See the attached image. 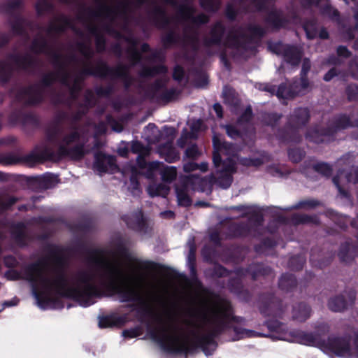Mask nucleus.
Returning a JSON list of instances; mask_svg holds the SVG:
<instances>
[{
    "instance_id": "nucleus-1",
    "label": "nucleus",
    "mask_w": 358,
    "mask_h": 358,
    "mask_svg": "<svg viewBox=\"0 0 358 358\" xmlns=\"http://www.w3.org/2000/svg\"><path fill=\"white\" fill-rule=\"evenodd\" d=\"M10 24L14 34L25 38H29V31L34 32L36 29L37 35L32 42L31 51L44 53L54 66V71L45 75L41 83L18 92L17 99L26 105H34L41 101L46 89L57 82L68 91L69 100L66 101L71 104L77 98L87 76L122 78L128 87L130 68L141 59V55L135 43L131 44L127 50V57L131 64H118L115 67H109L101 59L92 62L94 52L90 43L78 45L80 57L72 52H64L59 48L56 39L66 29L72 26V22L64 15H55L47 28L36 26L18 15L10 22Z\"/></svg>"
},
{
    "instance_id": "nucleus-2",
    "label": "nucleus",
    "mask_w": 358,
    "mask_h": 358,
    "mask_svg": "<svg viewBox=\"0 0 358 358\" xmlns=\"http://www.w3.org/2000/svg\"><path fill=\"white\" fill-rule=\"evenodd\" d=\"M88 263L87 268L78 271L70 278L66 259L59 255L27 266L25 278L31 283L38 306L43 308L41 296L50 299L61 296L87 307L94 303L95 297L102 296L106 292L115 293L121 302L143 301L140 291L125 282L127 273L122 259L115 255H108L103 250H96L89 257Z\"/></svg>"
},
{
    "instance_id": "nucleus-3",
    "label": "nucleus",
    "mask_w": 358,
    "mask_h": 358,
    "mask_svg": "<svg viewBox=\"0 0 358 358\" xmlns=\"http://www.w3.org/2000/svg\"><path fill=\"white\" fill-rule=\"evenodd\" d=\"M90 135L87 127L71 123L68 127L57 128L47 134V145L40 155L30 153L23 157V161L33 166L41 159L59 160L69 157L81 159L88 152L87 143Z\"/></svg>"
},
{
    "instance_id": "nucleus-4",
    "label": "nucleus",
    "mask_w": 358,
    "mask_h": 358,
    "mask_svg": "<svg viewBox=\"0 0 358 358\" xmlns=\"http://www.w3.org/2000/svg\"><path fill=\"white\" fill-rule=\"evenodd\" d=\"M213 144L217 150L213 153V164L216 168L215 177L210 174L199 180L201 192L211 193L213 185L222 189L229 188L233 182V174L236 172V161L244 166H259L264 163L263 157L247 158L237 157L236 146L229 143L221 142L213 138Z\"/></svg>"
},
{
    "instance_id": "nucleus-5",
    "label": "nucleus",
    "mask_w": 358,
    "mask_h": 358,
    "mask_svg": "<svg viewBox=\"0 0 358 358\" xmlns=\"http://www.w3.org/2000/svg\"><path fill=\"white\" fill-rule=\"evenodd\" d=\"M191 316L197 318L199 323L186 321V324L192 325L199 329H207L208 333L199 334L198 331H192L196 343L199 345L206 355H211L208 350V346L212 347V350L216 348L214 338L223 329L224 324L232 316L231 303L224 299L220 300L211 306L203 307L192 311Z\"/></svg>"
},
{
    "instance_id": "nucleus-6",
    "label": "nucleus",
    "mask_w": 358,
    "mask_h": 358,
    "mask_svg": "<svg viewBox=\"0 0 358 358\" xmlns=\"http://www.w3.org/2000/svg\"><path fill=\"white\" fill-rule=\"evenodd\" d=\"M225 28L221 22H216L211 28L209 36L203 38L205 47L212 45H222L225 48L233 50V57L241 56L249 48L253 38L262 37L266 31L257 24H250L247 29L233 27L228 32L227 36L223 41Z\"/></svg>"
},
{
    "instance_id": "nucleus-7",
    "label": "nucleus",
    "mask_w": 358,
    "mask_h": 358,
    "mask_svg": "<svg viewBox=\"0 0 358 358\" xmlns=\"http://www.w3.org/2000/svg\"><path fill=\"white\" fill-rule=\"evenodd\" d=\"M165 3L171 5L178 10V15L184 22H189L183 30L184 43L196 49L199 42V33L198 27L208 22V16L201 13L194 16L195 8L193 0H183L184 3L179 4L178 0H164ZM201 6L207 11H216L220 6V0H200Z\"/></svg>"
},
{
    "instance_id": "nucleus-8",
    "label": "nucleus",
    "mask_w": 358,
    "mask_h": 358,
    "mask_svg": "<svg viewBox=\"0 0 358 358\" xmlns=\"http://www.w3.org/2000/svg\"><path fill=\"white\" fill-rule=\"evenodd\" d=\"M169 321L157 317L158 325L151 331V336L166 351L185 352L190 351L189 341L187 336L178 333V327L173 322L171 313H167Z\"/></svg>"
},
{
    "instance_id": "nucleus-9",
    "label": "nucleus",
    "mask_w": 358,
    "mask_h": 358,
    "mask_svg": "<svg viewBox=\"0 0 358 358\" xmlns=\"http://www.w3.org/2000/svg\"><path fill=\"white\" fill-rule=\"evenodd\" d=\"M296 336L300 343L317 347L325 352H331L342 357H349L352 355L350 336H331L325 341L322 339L320 334L300 331L296 333Z\"/></svg>"
},
{
    "instance_id": "nucleus-10",
    "label": "nucleus",
    "mask_w": 358,
    "mask_h": 358,
    "mask_svg": "<svg viewBox=\"0 0 358 358\" xmlns=\"http://www.w3.org/2000/svg\"><path fill=\"white\" fill-rule=\"evenodd\" d=\"M39 66L40 63L36 55L31 54L11 55L5 61L0 62V80L3 82L7 81L14 69L34 72Z\"/></svg>"
},
{
    "instance_id": "nucleus-11",
    "label": "nucleus",
    "mask_w": 358,
    "mask_h": 358,
    "mask_svg": "<svg viewBox=\"0 0 358 358\" xmlns=\"http://www.w3.org/2000/svg\"><path fill=\"white\" fill-rule=\"evenodd\" d=\"M310 118L309 110L307 108H296L289 115L285 133L280 138L286 142H298L301 140L299 130L303 128Z\"/></svg>"
},
{
    "instance_id": "nucleus-12",
    "label": "nucleus",
    "mask_w": 358,
    "mask_h": 358,
    "mask_svg": "<svg viewBox=\"0 0 358 358\" xmlns=\"http://www.w3.org/2000/svg\"><path fill=\"white\" fill-rule=\"evenodd\" d=\"M95 10L96 8L88 10L90 22H87L86 27L88 32L95 37L97 51L101 52L105 49L106 41L103 34L110 31V26L114 20L110 21L105 17H94L93 12Z\"/></svg>"
},
{
    "instance_id": "nucleus-13",
    "label": "nucleus",
    "mask_w": 358,
    "mask_h": 358,
    "mask_svg": "<svg viewBox=\"0 0 358 358\" xmlns=\"http://www.w3.org/2000/svg\"><path fill=\"white\" fill-rule=\"evenodd\" d=\"M138 8L143 6L146 0H127L119 2L117 6H110L105 3H99L96 7V10L93 12L94 16L96 17H105L106 19L115 20L120 10L125 14L128 10L129 2Z\"/></svg>"
},
{
    "instance_id": "nucleus-14",
    "label": "nucleus",
    "mask_w": 358,
    "mask_h": 358,
    "mask_svg": "<svg viewBox=\"0 0 358 358\" xmlns=\"http://www.w3.org/2000/svg\"><path fill=\"white\" fill-rule=\"evenodd\" d=\"M352 126V122L346 115H340L334 118L333 125L326 130L319 131L313 129L306 134V138L316 143L324 142L325 137L332 136L334 133L341 129Z\"/></svg>"
},
{
    "instance_id": "nucleus-15",
    "label": "nucleus",
    "mask_w": 358,
    "mask_h": 358,
    "mask_svg": "<svg viewBox=\"0 0 358 358\" xmlns=\"http://www.w3.org/2000/svg\"><path fill=\"white\" fill-rule=\"evenodd\" d=\"M268 48L272 52L282 56L285 62L293 66L299 65L302 57L299 48L281 42L269 43Z\"/></svg>"
},
{
    "instance_id": "nucleus-16",
    "label": "nucleus",
    "mask_w": 358,
    "mask_h": 358,
    "mask_svg": "<svg viewBox=\"0 0 358 358\" xmlns=\"http://www.w3.org/2000/svg\"><path fill=\"white\" fill-rule=\"evenodd\" d=\"M115 162V157L106 155L102 152H97L94 155L93 168L100 174L106 172H113L117 169Z\"/></svg>"
},
{
    "instance_id": "nucleus-17",
    "label": "nucleus",
    "mask_w": 358,
    "mask_h": 358,
    "mask_svg": "<svg viewBox=\"0 0 358 358\" xmlns=\"http://www.w3.org/2000/svg\"><path fill=\"white\" fill-rule=\"evenodd\" d=\"M148 168L150 171H159V174L164 182L170 183L177 177V170L175 166H165L157 161L150 162Z\"/></svg>"
},
{
    "instance_id": "nucleus-18",
    "label": "nucleus",
    "mask_w": 358,
    "mask_h": 358,
    "mask_svg": "<svg viewBox=\"0 0 358 358\" xmlns=\"http://www.w3.org/2000/svg\"><path fill=\"white\" fill-rule=\"evenodd\" d=\"M259 310L264 315L275 317H280L283 312L281 301L273 295L268 300L262 301Z\"/></svg>"
},
{
    "instance_id": "nucleus-19",
    "label": "nucleus",
    "mask_w": 358,
    "mask_h": 358,
    "mask_svg": "<svg viewBox=\"0 0 358 358\" xmlns=\"http://www.w3.org/2000/svg\"><path fill=\"white\" fill-rule=\"evenodd\" d=\"M149 15L153 23L159 28H167L170 19L166 14L165 9L157 4H155L150 11Z\"/></svg>"
},
{
    "instance_id": "nucleus-20",
    "label": "nucleus",
    "mask_w": 358,
    "mask_h": 358,
    "mask_svg": "<svg viewBox=\"0 0 358 358\" xmlns=\"http://www.w3.org/2000/svg\"><path fill=\"white\" fill-rule=\"evenodd\" d=\"M274 0H242L241 4L245 11L262 10L268 8Z\"/></svg>"
},
{
    "instance_id": "nucleus-21",
    "label": "nucleus",
    "mask_w": 358,
    "mask_h": 358,
    "mask_svg": "<svg viewBox=\"0 0 358 358\" xmlns=\"http://www.w3.org/2000/svg\"><path fill=\"white\" fill-rule=\"evenodd\" d=\"M96 103L94 94L92 90H87L85 94L84 106H80L78 111L73 116V120L76 122L79 120L88 110L89 108L92 107Z\"/></svg>"
},
{
    "instance_id": "nucleus-22",
    "label": "nucleus",
    "mask_w": 358,
    "mask_h": 358,
    "mask_svg": "<svg viewBox=\"0 0 358 358\" xmlns=\"http://www.w3.org/2000/svg\"><path fill=\"white\" fill-rule=\"evenodd\" d=\"M178 204L187 207L192 204V199L189 194V188L187 185H177L175 187Z\"/></svg>"
},
{
    "instance_id": "nucleus-23",
    "label": "nucleus",
    "mask_w": 358,
    "mask_h": 358,
    "mask_svg": "<svg viewBox=\"0 0 358 358\" xmlns=\"http://www.w3.org/2000/svg\"><path fill=\"white\" fill-rule=\"evenodd\" d=\"M131 150L134 153L138 154L137 157L138 164L141 168L146 167V162L144 157L149 155L150 150L138 141L134 142L131 145Z\"/></svg>"
},
{
    "instance_id": "nucleus-24",
    "label": "nucleus",
    "mask_w": 358,
    "mask_h": 358,
    "mask_svg": "<svg viewBox=\"0 0 358 358\" xmlns=\"http://www.w3.org/2000/svg\"><path fill=\"white\" fill-rule=\"evenodd\" d=\"M227 134L233 139H245L244 136L248 130L242 125H238V122L235 124H227L224 126Z\"/></svg>"
},
{
    "instance_id": "nucleus-25",
    "label": "nucleus",
    "mask_w": 358,
    "mask_h": 358,
    "mask_svg": "<svg viewBox=\"0 0 358 358\" xmlns=\"http://www.w3.org/2000/svg\"><path fill=\"white\" fill-rule=\"evenodd\" d=\"M310 315V309L305 303H299L293 309L292 318L297 322H304Z\"/></svg>"
},
{
    "instance_id": "nucleus-26",
    "label": "nucleus",
    "mask_w": 358,
    "mask_h": 358,
    "mask_svg": "<svg viewBox=\"0 0 358 358\" xmlns=\"http://www.w3.org/2000/svg\"><path fill=\"white\" fill-rule=\"evenodd\" d=\"M309 5H315L320 6V4L324 1V7L323 13L332 19H337L339 16L338 11L333 8L329 3L328 0H305Z\"/></svg>"
},
{
    "instance_id": "nucleus-27",
    "label": "nucleus",
    "mask_w": 358,
    "mask_h": 358,
    "mask_svg": "<svg viewBox=\"0 0 358 358\" xmlns=\"http://www.w3.org/2000/svg\"><path fill=\"white\" fill-rule=\"evenodd\" d=\"M147 191L152 197L162 196L165 197L170 191V187L166 184H152L148 187Z\"/></svg>"
},
{
    "instance_id": "nucleus-28",
    "label": "nucleus",
    "mask_w": 358,
    "mask_h": 358,
    "mask_svg": "<svg viewBox=\"0 0 358 358\" xmlns=\"http://www.w3.org/2000/svg\"><path fill=\"white\" fill-rule=\"evenodd\" d=\"M123 219L127 225L133 229L138 230L141 229L143 225V213L141 210L135 213L131 217L127 215L124 216Z\"/></svg>"
},
{
    "instance_id": "nucleus-29",
    "label": "nucleus",
    "mask_w": 358,
    "mask_h": 358,
    "mask_svg": "<svg viewBox=\"0 0 358 358\" xmlns=\"http://www.w3.org/2000/svg\"><path fill=\"white\" fill-rule=\"evenodd\" d=\"M279 99H292L294 96H299V91H294L293 85H290L289 87L285 84H281L275 89V94Z\"/></svg>"
},
{
    "instance_id": "nucleus-30",
    "label": "nucleus",
    "mask_w": 358,
    "mask_h": 358,
    "mask_svg": "<svg viewBox=\"0 0 358 358\" xmlns=\"http://www.w3.org/2000/svg\"><path fill=\"white\" fill-rule=\"evenodd\" d=\"M296 285V278L292 274H284L279 280V287L286 292L291 291Z\"/></svg>"
},
{
    "instance_id": "nucleus-31",
    "label": "nucleus",
    "mask_w": 358,
    "mask_h": 358,
    "mask_svg": "<svg viewBox=\"0 0 358 358\" xmlns=\"http://www.w3.org/2000/svg\"><path fill=\"white\" fill-rule=\"evenodd\" d=\"M329 308L334 312H341L347 307V301L343 296H338L330 299L328 302Z\"/></svg>"
},
{
    "instance_id": "nucleus-32",
    "label": "nucleus",
    "mask_w": 358,
    "mask_h": 358,
    "mask_svg": "<svg viewBox=\"0 0 358 358\" xmlns=\"http://www.w3.org/2000/svg\"><path fill=\"white\" fill-rule=\"evenodd\" d=\"M266 21L268 24L275 29H279L285 26V22L280 13L276 10H272L268 15Z\"/></svg>"
},
{
    "instance_id": "nucleus-33",
    "label": "nucleus",
    "mask_w": 358,
    "mask_h": 358,
    "mask_svg": "<svg viewBox=\"0 0 358 358\" xmlns=\"http://www.w3.org/2000/svg\"><path fill=\"white\" fill-rule=\"evenodd\" d=\"M248 272L251 273L252 278L256 280L259 275L271 274L272 271L269 267H264L262 265L255 264L249 268Z\"/></svg>"
},
{
    "instance_id": "nucleus-34",
    "label": "nucleus",
    "mask_w": 358,
    "mask_h": 358,
    "mask_svg": "<svg viewBox=\"0 0 358 358\" xmlns=\"http://www.w3.org/2000/svg\"><path fill=\"white\" fill-rule=\"evenodd\" d=\"M167 69L164 65H159L152 68L145 67L139 73L141 77L154 76L159 73H165Z\"/></svg>"
},
{
    "instance_id": "nucleus-35",
    "label": "nucleus",
    "mask_w": 358,
    "mask_h": 358,
    "mask_svg": "<svg viewBox=\"0 0 358 358\" xmlns=\"http://www.w3.org/2000/svg\"><path fill=\"white\" fill-rule=\"evenodd\" d=\"M36 8L38 14L40 15L50 13L53 10L52 4L49 0H38L36 3Z\"/></svg>"
},
{
    "instance_id": "nucleus-36",
    "label": "nucleus",
    "mask_w": 358,
    "mask_h": 358,
    "mask_svg": "<svg viewBox=\"0 0 358 358\" xmlns=\"http://www.w3.org/2000/svg\"><path fill=\"white\" fill-rule=\"evenodd\" d=\"M22 5V0H7L3 5L5 10L9 13L13 14L17 13Z\"/></svg>"
},
{
    "instance_id": "nucleus-37",
    "label": "nucleus",
    "mask_w": 358,
    "mask_h": 358,
    "mask_svg": "<svg viewBox=\"0 0 358 358\" xmlns=\"http://www.w3.org/2000/svg\"><path fill=\"white\" fill-rule=\"evenodd\" d=\"M11 235L17 243L24 244V224L22 223H17L15 225L11 231Z\"/></svg>"
},
{
    "instance_id": "nucleus-38",
    "label": "nucleus",
    "mask_w": 358,
    "mask_h": 358,
    "mask_svg": "<svg viewBox=\"0 0 358 358\" xmlns=\"http://www.w3.org/2000/svg\"><path fill=\"white\" fill-rule=\"evenodd\" d=\"M294 91H299V96L304 94L308 90L309 82L306 76H301L299 81H294L292 83Z\"/></svg>"
},
{
    "instance_id": "nucleus-39",
    "label": "nucleus",
    "mask_w": 358,
    "mask_h": 358,
    "mask_svg": "<svg viewBox=\"0 0 358 358\" xmlns=\"http://www.w3.org/2000/svg\"><path fill=\"white\" fill-rule=\"evenodd\" d=\"M292 222L295 224L319 223V220L316 216L311 217L303 214H296L293 215Z\"/></svg>"
},
{
    "instance_id": "nucleus-40",
    "label": "nucleus",
    "mask_w": 358,
    "mask_h": 358,
    "mask_svg": "<svg viewBox=\"0 0 358 358\" xmlns=\"http://www.w3.org/2000/svg\"><path fill=\"white\" fill-rule=\"evenodd\" d=\"M252 117V110L250 106L246 108L243 113L238 120L237 122L238 125H242L247 130H249L250 126L249 121Z\"/></svg>"
},
{
    "instance_id": "nucleus-41",
    "label": "nucleus",
    "mask_w": 358,
    "mask_h": 358,
    "mask_svg": "<svg viewBox=\"0 0 358 358\" xmlns=\"http://www.w3.org/2000/svg\"><path fill=\"white\" fill-rule=\"evenodd\" d=\"M179 92L174 88L164 90L160 94V99L164 102L168 103L175 100Z\"/></svg>"
},
{
    "instance_id": "nucleus-42",
    "label": "nucleus",
    "mask_w": 358,
    "mask_h": 358,
    "mask_svg": "<svg viewBox=\"0 0 358 358\" xmlns=\"http://www.w3.org/2000/svg\"><path fill=\"white\" fill-rule=\"evenodd\" d=\"M313 169L324 176H329L332 173L331 166L327 163L320 162L313 166Z\"/></svg>"
},
{
    "instance_id": "nucleus-43",
    "label": "nucleus",
    "mask_w": 358,
    "mask_h": 358,
    "mask_svg": "<svg viewBox=\"0 0 358 358\" xmlns=\"http://www.w3.org/2000/svg\"><path fill=\"white\" fill-rule=\"evenodd\" d=\"M303 29L306 31L307 38L309 39L315 38L317 34V28L315 21L307 22L303 24Z\"/></svg>"
},
{
    "instance_id": "nucleus-44",
    "label": "nucleus",
    "mask_w": 358,
    "mask_h": 358,
    "mask_svg": "<svg viewBox=\"0 0 358 358\" xmlns=\"http://www.w3.org/2000/svg\"><path fill=\"white\" fill-rule=\"evenodd\" d=\"M164 159L169 163L175 162L180 159V154L178 151L176 150L172 146H169L166 149V152L164 153Z\"/></svg>"
},
{
    "instance_id": "nucleus-45",
    "label": "nucleus",
    "mask_w": 358,
    "mask_h": 358,
    "mask_svg": "<svg viewBox=\"0 0 358 358\" xmlns=\"http://www.w3.org/2000/svg\"><path fill=\"white\" fill-rule=\"evenodd\" d=\"M320 204V202L317 200L310 199V200H304L299 201L296 205L290 208V209H296V208H305V209H311Z\"/></svg>"
},
{
    "instance_id": "nucleus-46",
    "label": "nucleus",
    "mask_w": 358,
    "mask_h": 358,
    "mask_svg": "<svg viewBox=\"0 0 358 358\" xmlns=\"http://www.w3.org/2000/svg\"><path fill=\"white\" fill-rule=\"evenodd\" d=\"M18 199L15 196H5L0 198V210H5L12 206L17 201Z\"/></svg>"
},
{
    "instance_id": "nucleus-47",
    "label": "nucleus",
    "mask_w": 358,
    "mask_h": 358,
    "mask_svg": "<svg viewBox=\"0 0 358 358\" xmlns=\"http://www.w3.org/2000/svg\"><path fill=\"white\" fill-rule=\"evenodd\" d=\"M200 155L201 152L195 144L189 146L185 152V157L192 159H197Z\"/></svg>"
},
{
    "instance_id": "nucleus-48",
    "label": "nucleus",
    "mask_w": 358,
    "mask_h": 358,
    "mask_svg": "<svg viewBox=\"0 0 358 358\" xmlns=\"http://www.w3.org/2000/svg\"><path fill=\"white\" fill-rule=\"evenodd\" d=\"M305 262V258L302 256L292 257L289 262V267L296 270L301 269Z\"/></svg>"
},
{
    "instance_id": "nucleus-49",
    "label": "nucleus",
    "mask_w": 358,
    "mask_h": 358,
    "mask_svg": "<svg viewBox=\"0 0 358 358\" xmlns=\"http://www.w3.org/2000/svg\"><path fill=\"white\" fill-rule=\"evenodd\" d=\"M267 327L272 331L283 333L285 330V326L282 322L277 320H271L266 322Z\"/></svg>"
},
{
    "instance_id": "nucleus-50",
    "label": "nucleus",
    "mask_w": 358,
    "mask_h": 358,
    "mask_svg": "<svg viewBox=\"0 0 358 358\" xmlns=\"http://www.w3.org/2000/svg\"><path fill=\"white\" fill-rule=\"evenodd\" d=\"M288 155L290 160H292L293 162L296 163L301 160L302 157L304 155V153L301 150L292 149L289 150Z\"/></svg>"
},
{
    "instance_id": "nucleus-51",
    "label": "nucleus",
    "mask_w": 358,
    "mask_h": 358,
    "mask_svg": "<svg viewBox=\"0 0 358 358\" xmlns=\"http://www.w3.org/2000/svg\"><path fill=\"white\" fill-rule=\"evenodd\" d=\"M348 99L355 100L358 99V86L355 84H350L346 89Z\"/></svg>"
},
{
    "instance_id": "nucleus-52",
    "label": "nucleus",
    "mask_w": 358,
    "mask_h": 358,
    "mask_svg": "<svg viewBox=\"0 0 358 358\" xmlns=\"http://www.w3.org/2000/svg\"><path fill=\"white\" fill-rule=\"evenodd\" d=\"M115 324V322L111 316H104L99 318V326L101 328L111 327Z\"/></svg>"
},
{
    "instance_id": "nucleus-53",
    "label": "nucleus",
    "mask_w": 358,
    "mask_h": 358,
    "mask_svg": "<svg viewBox=\"0 0 358 358\" xmlns=\"http://www.w3.org/2000/svg\"><path fill=\"white\" fill-rule=\"evenodd\" d=\"M348 182H358V167H352L350 173L345 176Z\"/></svg>"
},
{
    "instance_id": "nucleus-54",
    "label": "nucleus",
    "mask_w": 358,
    "mask_h": 358,
    "mask_svg": "<svg viewBox=\"0 0 358 358\" xmlns=\"http://www.w3.org/2000/svg\"><path fill=\"white\" fill-rule=\"evenodd\" d=\"M348 252H349V245H345L344 247H343L339 253H338V256H339V258L343 262H349L352 258L348 255Z\"/></svg>"
},
{
    "instance_id": "nucleus-55",
    "label": "nucleus",
    "mask_w": 358,
    "mask_h": 358,
    "mask_svg": "<svg viewBox=\"0 0 358 358\" xmlns=\"http://www.w3.org/2000/svg\"><path fill=\"white\" fill-rule=\"evenodd\" d=\"M177 42V36L176 34L173 31H171L168 33L163 38V43L164 45L169 46L171 44H173Z\"/></svg>"
},
{
    "instance_id": "nucleus-56",
    "label": "nucleus",
    "mask_w": 358,
    "mask_h": 358,
    "mask_svg": "<svg viewBox=\"0 0 358 358\" xmlns=\"http://www.w3.org/2000/svg\"><path fill=\"white\" fill-rule=\"evenodd\" d=\"M187 260H188V264H189V268L191 270V272L194 273L195 272V269H194L195 254H194V249L193 245H192L190 247V250H189V252L188 255Z\"/></svg>"
},
{
    "instance_id": "nucleus-57",
    "label": "nucleus",
    "mask_w": 358,
    "mask_h": 358,
    "mask_svg": "<svg viewBox=\"0 0 358 358\" xmlns=\"http://www.w3.org/2000/svg\"><path fill=\"white\" fill-rule=\"evenodd\" d=\"M95 90L96 94L99 96H108L113 90V87L111 86L107 87H98Z\"/></svg>"
},
{
    "instance_id": "nucleus-58",
    "label": "nucleus",
    "mask_w": 358,
    "mask_h": 358,
    "mask_svg": "<svg viewBox=\"0 0 358 358\" xmlns=\"http://www.w3.org/2000/svg\"><path fill=\"white\" fill-rule=\"evenodd\" d=\"M342 173H343V171H339L338 175L333 178V182L336 185V187H337L339 193L341 195L344 196H348V193L342 189V187L341 186V184H340L339 178H340V176Z\"/></svg>"
},
{
    "instance_id": "nucleus-59",
    "label": "nucleus",
    "mask_w": 358,
    "mask_h": 358,
    "mask_svg": "<svg viewBox=\"0 0 358 358\" xmlns=\"http://www.w3.org/2000/svg\"><path fill=\"white\" fill-rule=\"evenodd\" d=\"M183 76H184L183 69L180 66H176L173 70V78L178 81H180L182 80Z\"/></svg>"
},
{
    "instance_id": "nucleus-60",
    "label": "nucleus",
    "mask_w": 358,
    "mask_h": 358,
    "mask_svg": "<svg viewBox=\"0 0 358 358\" xmlns=\"http://www.w3.org/2000/svg\"><path fill=\"white\" fill-rule=\"evenodd\" d=\"M226 15L230 20H234L237 15V10L234 8L233 3H229L226 9Z\"/></svg>"
},
{
    "instance_id": "nucleus-61",
    "label": "nucleus",
    "mask_w": 358,
    "mask_h": 358,
    "mask_svg": "<svg viewBox=\"0 0 358 358\" xmlns=\"http://www.w3.org/2000/svg\"><path fill=\"white\" fill-rule=\"evenodd\" d=\"M199 169V164L193 162L185 163L183 165V171L186 173H189Z\"/></svg>"
},
{
    "instance_id": "nucleus-62",
    "label": "nucleus",
    "mask_w": 358,
    "mask_h": 358,
    "mask_svg": "<svg viewBox=\"0 0 358 358\" xmlns=\"http://www.w3.org/2000/svg\"><path fill=\"white\" fill-rule=\"evenodd\" d=\"M310 66H311V64H310V60L307 58H305L303 60L302 69H301V76H306L307 73H308V71L310 69Z\"/></svg>"
},
{
    "instance_id": "nucleus-63",
    "label": "nucleus",
    "mask_w": 358,
    "mask_h": 358,
    "mask_svg": "<svg viewBox=\"0 0 358 358\" xmlns=\"http://www.w3.org/2000/svg\"><path fill=\"white\" fill-rule=\"evenodd\" d=\"M235 331L237 332V334H241V338L245 337H252L255 336V332L250 330H248L245 329H242L238 331L236 329H235Z\"/></svg>"
},
{
    "instance_id": "nucleus-64",
    "label": "nucleus",
    "mask_w": 358,
    "mask_h": 358,
    "mask_svg": "<svg viewBox=\"0 0 358 358\" xmlns=\"http://www.w3.org/2000/svg\"><path fill=\"white\" fill-rule=\"evenodd\" d=\"M337 53L339 56L343 57H348L350 56V52L345 46H339L337 49Z\"/></svg>"
}]
</instances>
